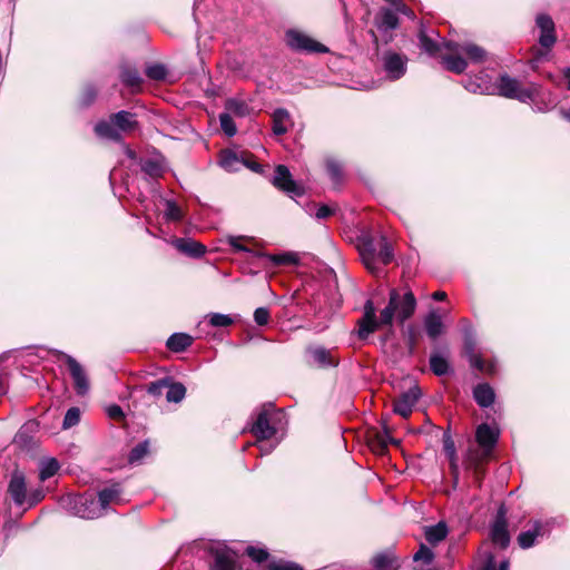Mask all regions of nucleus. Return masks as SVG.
Wrapping results in <instances>:
<instances>
[{
    "label": "nucleus",
    "instance_id": "6",
    "mask_svg": "<svg viewBox=\"0 0 570 570\" xmlns=\"http://www.w3.org/2000/svg\"><path fill=\"white\" fill-rule=\"evenodd\" d=\"M494 88L495 94L509 99H517L521 102L533 100L535 92L534 88H522L515 78H511L505 73L500 76L499 81Z\"/></svg>",
    "mask_w": 570,
    "mask_h": 570
},
{
    "label": "nucleus",
    "instance_id": "16",
    "mask_svg": "<svg viewBox=\"0 0 570 570\" xmlns=\"http://www.w3.org/2000/svg\"><path fill=\"white\" fill-rule=\"evenodd\" d=\"M505 509L501 507L498 511L494 523L491 528V540L495 546L505 549L510 543V534L508 531V523L505 519Z\"/></svg>",
    "mask_w": 570,
    "mask_h": 570
},
{
    "label": "nucleus",
    "instance_id": "5",
    "mask_svg": "<svg viewBox=\"0 0 570 570\" xmlns=\"http://www.w3.org/2000/svg\"><path fill=\"white\" fill-rule=\"evenodd\" d=\"M61 504L71 514L82 519H96L102 515L96 499L92 495H67Z\"/></svg>",
    "mask_w": 570,
    "mask_h": 570
},
{
    "label": "nucleus",
    "instance_id": "20",
    "mask_svg": "<svg viewBox=\"0 0 570 570\" xmlns=\"http://www.w3.org/2000/svg\"><path fill=\"white\" fill-rule=\"evenodd\" d=\"M464 87L468 91L472 94L480 95H493L495 94L494 85L491 82V79L488 75H479L475 77H470L465 80Z\"/></svg>",
    "mask_w": 570,
    "mask_h": 570
},
{
    "label": "nucleus",
    "instance_id": "46",
    "mask_svg": "<svg viewBox=\"0 0 570 570\" xmlns=\"http://www.w3.org/2000/svg\"><path fill=\"white\" fill-rule=\"evenodd\" d=\"M209 324L214 327H226L233 324V320L229 315L220 313H212L208 315Z\"/></svg>",
    "mask_w": 570,
    "mask_h": 570
},
{
    "label": "nucleus",
    "instance_id": "7",
    "mask_svg": "<svg viewBox=\"0 0 570 570\" xmlns=\"http://www.w3.org/2000/svg\"><path fill=\"white\" fill-rule=\"evenodd\" d=\"M285 38L287 46L295 51L308 53H324L328 51L327 47L297 30L291 29L286 31Z\"/></svg>",
    "mask_w": 570,
    "mask_h": 570
},
{
    "label": "nucleus",
    "instance_id": "51",
    "mask_svg": "<svg viewBox=\"0 0 570 570\" xmlns=\"http://www.w3.org/2000/svg\"><path fill=\"white\" fill-rule=\"evenodd\" d=\"M246 553L255 562L262 563L268 559V552L265 549H259L255 547H247Z\"/></svg>",
    "mask_w": 570,
    "mask_h": 570
},
{
    "label": "nucleus",
    "instance_id": "36",
    "mask_svg": "<svg viewBox=\"0 0 570 570\" xmlns=\"http://www.w3.org/2000/svg\"><path fill=\"white\" fill-rule=\"evenodd\" d=\"M376 570H395L394 558L389 553H379L372 559Z\"/></svg>",
    "mask_w": 570,
    "mask_h": 570
},
{
    "label": "nucleus",
    "instance_id": "12",
    "mask_svg": "<svg viewBox=\"0 0 570 570\" xmlns=\"http://www.w3.org/2000/svg\"><path fill=\"white\" fill-rule=\"evenodd\" d=\"M59 356L68 365L77 394L85 395L89 391V380L81 364L72 356L59 352Z\"/></svg>",
    "mask_w": 570,
    "mask_h": 570
},
{
    "label": "nucleus",
    "instance_id": "53",
    "mask_svg": "<svg viewBox=\"0 0 570 570\" xmlns=\"http://www.w3.org/2000/svg\"><path fill=\"white\" fill-rule=\"evenodd\" d=\"M444 451L451 459V465L455 473L454 481L456 482L458 481V476H456L458 468H456V463H455V448H454L453 441L450 438L444 439Z\"/></svg>",
    "mask_w": 570,
    "mask_h": 570
},
{
    "label": "nucleus",
    "instance_id": "27",
    "mask_svg": "<svg viewBox=\"0 0 570 570\" xmlns=\"http://www.w3.org/2000/svg\"><path fill=\"white\" fill-rule=\"evenodd\" d=\"M426 334L431 338H436L442 334L443 322L436 312H430L424 318Z\"/></svg>",
    "mask_w": 570,
    "mask_h": 570
},
{
    "label": "nucleus",
    "instance_id": "30",
    "mask_svg": "<svg viewBox=\"0 0 570 570\" xmlns=\"http://www.w3.org/2000/svg\"><path fill=\"white\" fill-rule=\"evenodd\" d=\"M193 343V337L185 333H175L167 340V347L173 352H183Z\"/></svg>",
    "mask_w": 570,
    "mask_h": 570
},
{
    "label": "nucleus",
    "instance_id": "58",
    "mask_svg": "<svg viewBox=\"0 0 570 570\" xmlns=\"http://www.w3.org/2000/svg\"><path fill=\"white\" fill-rule=\"evenodd\" d=\"M107 414L114 420H120L124 417V412L119 405H110L107 409Z\"/></svg>",
    "mask_w": 570,
    "mask_h": 570
},
{
    "label": "nucleus",
    "instance_id": "19",
    "mask_svg": "<svg viewBox=\"0 0 570 570\" xmlns=\"http://www.w3.org/2000/svg\"><path fill=\"white\" fill-rule=\"evenodd\" d=\"M178 252L198 258L206 253V246L191 238H173L169 242Z\"/></svg>",
    "mask_w": 570,
    "mask_h": 570
},
{
    "label": "nucleus",
    "instance_id": "33",
    "mask_svg": "<svg viewBox=\"0 0 570 570\" xmlns=\"http://www.w3.org/2000/svg\"><path fill=\"white\" fill-rule=\"evenodd\" d=\"M186 395V387L181 383H174L169 380V385L167 386L166 400L173 403H179L184 400Z\"/></svg>",
    "mask_w": 570,
    "mask_h": 570
},
{
    "label": "nucleus",
    "instance_id": "10",
    "mask_svg": "<svg viewBox=\"0 0 570 570\" xmlns=\"http://www.w3.org/2000/svg\"><path fill=\"white\" fill-rule=\"evenodd\" d=\"M274 405L272 403L264 404L259 410L256 421L252 426V433L257 440H268L276 433V429L272 425V413Z\"/></svg>",
    "mask_w": 570,
    "mask_h": 570
},
{
    "label": "nucleus",
    "instance_id": "38",
    "mask_svg": "<svg viewBox=\"0 0 570 570\" xmlns=\"http://www.w3.org/2000/svg\"><path fill=\"white\" fill-rule=\"evenodd\" d=\"M149 452V442L144 441L138 443L129 453L128 462L130 464H139L141 460L148 454Z\"/></svg>",
    "mask_w": 570,
    "mask_h": 570
},
{
    "label": "nucleus",
    "instance_id": "9",
    "mask_svg": "<svg viewBox=\"0 0 570 570\" xmlns=\"http://www.w3.org/2000/svg\"><path fill=\"white\" fill-rule=\"evenodd\" d=\"M381 61L383 70L390 80H399L406 73L409 59L403 53L387 50L383 52Z\"/></svg>",
    "mask_w": 570,
    "mask_h": 570
},
{
    "label": "nucleus",
    "instance_id": "35",
    "mask_svg": "<svg viewBox=\"0 0 570 570\" xmlns=\"http://www.w3.org/2000/svg\"><path fill=\"white\" fill-rule=\"evenodd\" d=\"M430 367L438 376L445 375L450 368L448 360L440 354H432L430 356Z\"/></svg>",
    "mask_w": 570,
    "mask_h": 570
},
{
    "label": "nucleus",
    "instance_id": "24",
    "mask_svg": "<svg viewBox=\"0 0 570 570\" xmlns=\"http://www.w3.org/2000/svg\"><path fill=\"white\" fill-rule=\"evenodd\" d=\"M473 397L479 406L489 407L493 404L495 394L488 383H482L474 387Z\"/></svg>",
    "mask_w": 570,
    "mask_h": 570
},
{
    "label": "nucleus",
    "instance_id": "55",
    "mask_svg": "<svg viewBox=\"0 0 570 570\" xmlns=\"http://www.w3.org/2000/svg\"><path fill=\"white\" fill-rule=\"evenodd\" d=\"M271 318L269 311L266 307H258L254 312V321L257 325L264 326L268 324Z\"/></svg>",
    "mask_w": 570,
    "mask_h": 570
},
{
    "label": "nucleus",
    "instance_id": "61",
    "mask_svg": "<svg viewBox=\"0 0 570 570\" xmlns=\"http://www.w3.org/2000/svg\"><path fill=\"white\" fill-rule=\"evenodd\" d=\"M43 498L42 491H37L30 497V505L36 504Z\"/></svg>",
    "mask_w": 570,
    "mask_h": 570
},
{
    "label": "nucleus",
    "instance_id": "25",
    "mask_svg": "<svg viewBox=\"0 0 570 570\" xmlns=\"http://www.w3.org/2000/svg\"><path fill=\"white\" fill-rule=\"evenodd\" d=\"M111 121L118 128L119 132L120 131H125V132L131 131V130L136 129V127L138 125L137 120L135 118V115L129 111H126V110H121V111L114 114L111 116Z\"/></svg>",
    "mask_w": 570,
    "mask_h": 570
},
{
    "label": "nucleus",
    "instance_id": "52",
    "mask_svg": "<svg viewBox=\"0 0 570 570\" xmlns=\"http://www.w3.org/2000/svg\"><path fill=\"white\" fill-rule=\"evenodd\" d=\"M414 561L422 560L426 564L431 563L434 559L433 551L425 544H421L419 551L413 557Z\"/></svg>",
    "mask_w": 570,
    "mask_h": 570
},
{
    "label": "nucleus",
    "instance_id": "8",
    "mask_svg": "<svg viewBox=\"0 0 570 570\" xmlns=\"http://www.w3.org/2000/svg\"><path fill=\"white\" fill-rule=\"evenodd\" d=\"M475 348L476 341L474 337V333L472 328L469 327L464 331V352L469 358L471 366L481 372L494 374L497 371L494 362H485L479 354H476Z\"/></svg>",
    "mask_w": 570,
    "mask_h": 570
},
{
    "label": "nucleus",
    "instance_id": "14",
    "mask_svg": "<svg viewBox=\"0 0 570 570\" xmlns=\"http://www.w3.org/2000/svg\"><path fill=\"white\" fill-rule=\"evenodd\" d=\"M537 27L540 29L539 43L549 51L556 43V27L552 18L546 13H540L535 18Z\"/></svg>",
    "mask_w": 570,
    "mask_h": 570
},
{
    "label": "nucleus",
    "instance_id": "42",
    "mask_svg": "<svg viewBox=\"0 0 570 570\" xmlns=\"http://www.w3.org/2000/svg\"><path fill=\"white\" fill-rule=\"evenodd\" d=\"M219 122H220V127H222V130L228 136V137H233L236 135L237 132V128H236V125L233 120V116H230V114H227V112H223L219 115Z\"/></svg>",
    "mask_w": 570,
    "mask_h": 570
},
{
    "label": "nucleus",
    "instance_id": "57",
    "mask_svg": "<svg viewBox=\"0 0 570 570\" xmlns=\"http://www.w3.org/2000/svg\"><path fill=\"white\" fill-rule=\"evenodd\" d=\"M97 96V91L92 87H87L83 91L82 104L90 105Z\"/></svg>",
    "mask_w": 570,
    "mask_h": 570
},
{
    "label": "nucleus",
    "instance_id": "48",
    "mask_svg": "<svg viewBox=\"0 0 570 570\" xmlns=\"http://www.w3.org/2000/svg\"><path fill=\"white\" fill-rule=\"evenodd\" d=\"M146 75L148 78L153 80H163L165 79L167 71L166 68L160 63H155L146 69Z\"/></svg>",
    "mask_w": 570,
    "mask_h": 570
},
{
    "label": "nucleus",
    "instance_id": "54",
    "mask_svg": "<svg viewBox=\"0 0 570 570\" xmlns=\"http://www.w3.org/2000/svg\"><path fill=\"white\" fill-rule=\"evenodd\" d=\"M267 570H303V568L296 563L281 560L269 562L267 564Z\"/></svg>",
    "mask_w": 570,
    "mask_h": 570
},
{
    "label": "nucleus",
    "instance_id": "60",
    "mask_svg": "<svg viewBox=\"0 0 570 570\" xmlns=\"http://www.w3.org/2000/svg\"><path fill=\"white\" fill-rule=\"evenodd\" d=\"M228 244L236 250H239V252H250L246 246L242 245L239 243V237H229L228 238Z\"/></svg>",
    "mask_w": 570,
    "mask_h": 570
},
{
    "label": "nucleus",
    "instance_id": "56",
    "mask_svg": "<svg viewBox=\"0 0 570 570\" xmlns=\"http://www.w3.org/2000/svg\"><path fill=\"white\" fill-rule=\"evenodd\" d=\"M333 213L334 210L331 207H328L327 205H322L317 208L315 213V218L318 220L325 219L330 217Z\"/></svg>",
    "mask_w": 570,
    "mask_h": 570
},
{
    "label": "nucleus",
    "instance_id": "62",
    "mask_svg": "<svg viewBox=\"0 0 570 570\" xmlns=\"http://www.w3.org/2000/svg\"><path fill=\"white\" fill-rule=\"evenodd\" d=\"M547 52L538 51L535 57L531 59L532 67H537V65L546 57Z\"/></svg>",
    "mask_w": 570,
    "mask_h": 570
},
{
    "label": "nucleus",
    "instance_id": "45",
    "mask_svg": "<svg viewBox=\"0 0 570 570\" xmlns=\"http://www.w3.org/2000/svg\"><path fill=\"white\" fill-rule=\"evenodd\" d=\"M80 421V410L78 407H70L65 417H63V422H62V428L65 430L67 429H70L75 425H77Z\"/></svg>",
    "mask_w": 570,
    "mask_h": 570
},
{
    "label": "nucleus",
    "instance_id": "17",
    "mask_svg": "<svg viewBox=\"0 0 570 570\" xmlns=\"http://www.w3.org/2000/svg\"><path fill=\"white\" fill-rule=\"evenodd\" d=\"M550 531L549 522H541L534 520L531 522V528L527 531H522L518 535V543L522 549H529L534 546L535 540L540 537L546 535Z\"/></svg>",
    "mask_w": 570,
    "mask_h": 570
},
{
    "label": "nucleus",
    "instance_id": "2",
    "mask_svg": "<svg viewBox=\"0 0 570 570\" xmlns=\"http://www.w3.org/2000/svg\"><path fill=\"white\" fill-rule=\"evenodd\" d=\"M444 45L449 53L442 56V62L449 71L454 73H462L468 67L462 55H465L474 63L483 62L487 59V51L478 45L470 42L461 45L455 41L444 42Z\"/></svg>",
    "mask_w": 570,
    "mask_h": 570
},
{
    "label": "nucleus",
    "instance_id": "29",
    "mask_svg": "<svg viewBox=\"0 0 570 570\" xmlns=\"http://www.w3.org/2000/svg\"><path fill=\"white\" fill-rule=\"evenodd\" d=\"M289 112L284 108H278L273 112V132L282 136L287 132L289 122Z\"/></svg>",
    "mask_w": 570,
    "mask_h": 570
},
{
    "label": "nucleus",
    "instance_id": "3",
    "mask_svg": "<svg viewBox=\"0 0 570 570\" xmlns=\"http://www.w3.org/2000/svg\"><path fill=\"white\" fill-rule=\"evenodd\" d=\"M361 256L367 268H373L375 261L387 265L393 259V252L391 244L385 236H380L379 239L365 237L361 246Z\"/></svg>",
    "mask_w": 570,
    "mask_h": 570
},
{
    "label": "nucleus",
    "instance_id": "59",
    "mask_svg": "<svg viewBox=\"0 0 570 570\" xmlns=\"http://www.w3.org/2000/svg\"><path fill=\"white\" fill-rule=\"evenodd\" d=\"M394 8H395V11L403 13L412 19L414 18V12L406 4H404L401 0L399 1V3H396L394 6Z\"/></svg>",
    "mask_w": 570,
    "mask_h": 570
},
{
    "label": "nucleus",
    "instance_id": "15",
    "mask_svg": "<svg viewBox=\"0 0 570 570\" xmlns=\"http://www.w3.org/2000/svg\"><path fill=\"white\" fill-rule=\"evenodd\" d=\"M421 396L419 386H413L406 392L402 393L393 402V411L402 417H409Z\"/></svg>",
    "mask_w": 570,
    "mask_h": 570
},
{
    "label": "nucleus",
    "instance_id": "18",
    "mask_svg": "<svg viewBox=\"0 0 570 570\" xmlns=\"http://www.w3.org/2000/svg\"><path fill=\"white\" fill-rule=\"evenodd\" d=\"M435 37H439V33L434 30H431V32H428L424 28H421L420 30V33H419V41H420V47L422 50H424L428 55L432 56V57H436L441 53V50L442 48H445V45L444 42H446L445 40H443L442 42H439L435 38Z\"/></svg>",
    "mask_w": 570,
    "mask_h": 570
},
{
    "label": "nucleus",
    "instance_id": "1",
    "mask_svg": "<svg viewBox=\"0 0 570 570\" xmlns=\"http://www.w3.org/2000/svg\"><path fill=\"white\" fill-rule=\"evenodd\" d=\"M416 299L411 291L403 295L395 288L390 291L389 303L376 317V308L373 301L367 299L364 304L363 317L358 321V337L365 340L383 326H391L394 317L402 324L414 314Z\"/></svg>",
    "mask_w": 570,
    "mask_h": 570
},
{
    "label": "nucleus",
    "instance_id": "11",
    "mask_svg": "<svg viewBox=\"0 0 570 570\" xmlns=\"http://www.w3.org/2000/svg\"><path fill=\"white\" fill-rule=\"evenodd\" d=\"M273 185L291 197H299L304 194V188L293 179L289 169L285 165L276 166Z\"/></svg>",
    "mask_w": 570,
    "mask_h": 570
},
{
    "label": "nucleus",
    "instance_id": "22",
    "mask_svg": "<svg viewBox=\"0 0 570 570\" xmlns=\"http://www.w3.org/2000/svg\"><path fill=\"white\" fill-rule=\"evenodd\" d=\"M26 481L20 472H14L9 483V493L16 504L21 505L26 501Z\"/></svg>",
    "mask_w": 570,
    "mask_h": 570
},
{
    "label": "nucleus",
    "instance_id": "13",
    "mask_svg": "<svg viewBox=\"0 0 570 570\" xmlns=\"http://www.w3.org/2000/svg\"><path fill=\"white\" fill-rule=\"evenodd\" d=\"M308 362L311 365L326 368L335 367L338 365V358L333 350H327L324 346H309L306 350Z\"/></svg>",
    "mask_w": 570,
    "mask_h": 570
},
{
    "label": "nucleus",
    "instance_id": "26",
    "mask_svg": "<svg viewBox=\"0 0 570 570\" xmlns=\"http://www.w3.org/2000/svg\"><path fill=\"white\" fill-rule=\"evenodd\" d=\"M448 533L449 529L444 521H440L435 525L426 527L424 530L426 541L433 546L443 541L446 538Z\"/></svg>",
    "mask_w": 570,
    "mask_h": 570
},
{
    "label": "nucleus",
    "instance_id": "28",
    "mask_svg": "<svg viewBox=\"0 0 570 570\" xmlns=\"http://www.w3.org/2000/svg\"><path fill=\"white\" fill-rule=\"evenodd\" d=\"M95 132L97 134V136L105 138V139H109V140H114V141L121 140V135H120L118 128L115 126V124L111 120L98 122L95 126Z\"/></svg>",
    "mask_w": 570,
    "mask_h": 570
},
{
    "label": "nucleus",
    "instance_id": "47",
    "mask_svg": "<svg viewBox=\"0 0 570 570\" xmlns=\"http://www.w3.org/2000/svg\"><path fill=\"white\" fill-rule=\"evenodd\" d=\"M376 440L382 450H386L390 443H397V441L391 436V431L385 424L383 425L382 431L376 433Z\"/></svg>",
    "mask_w": 570,
    "mask_h": 570
},
{
    "label": "nucleus",
    "instance_id": "63",
    "mask_svg": "<svg viewBox=\"0 0 570 570\" xmlns=\"http://www.w3.org/2000/svg\"><path fill=\"white\" fill-rule=\"evenodd\" d=\"M494 569H495L494 557L492 554H490L488 557V562L483 570H494Z\"/></svg>",
    "mask_w": 570,
    "mask_h": 570
},
{
    "label": "nucleus",
    "instance_id": "49",
    "mask_svg": "<svg viewBox=\"0 0 570 570\" xmlns=\"http://www.w3.org/2000/svg\"><path fill=\"white\" fill-rule=\"evenodd\" d=\"M168 385H169V379H161V380L151 382L147 386V392L150 395H153L155 397H158V396H160L163 394V390L167 389Z\"/></svg>",
    "mask_w": 570,
    "mask_h": 570
},
{
    "label": "nucleus",
    "instance_id": "43",
    "mask_svg": "<svg viewBox=\"0 0 570 570\" xmlns=\"http://www.w3.org/2000/svg\"><path fill=\"white\" fill-rule=\"evenodd\" d=\"M219 164L227 171H235L238 169L239 160L235 154L225 151L220 157Z\"/></svg>",
    "mask_w": 570,
    "mask_h": 570
},
{
    "label": "nucleus",
    "instance_id": "32",
    "mask_svg": "<svg viewBox=\"0 0 570 570\" xmlns=\"http://www.w3.org/2000/svg\"><path fill=\"white\" fill-rule=\"evenodd\" d=\"M225 109L227 114L236 117H246L249 114V106L240 99L230 98L225 102Z\"/></svg>",
    "mask_w": 570,
    "mask_h": 570
},
{
    "label": "nucleus",
    "instance_id": "23",
    "mask_svg": "<svg viewBox=\"0 0 570 570\" xmlns=\"http://www.w3.org/2000/svg\"><path fill=\"white\" fill-rule=\"evenodd\" d=\"M120 493L121 490L118 484H112L98 492V500L96 501L101 513H104L110 503H117L120 500Z\"/></svg>",
    "mask_w": 570,
    "mask_h": 570
},
{
    "label": "nucleus",
    "instance_id": "37",
    "mask_svg": "<svg viewBox=\"0 0 570 570\" xmlns=\"http://www.w3.org/2000/svg\"><path fill=\"white\" fill-rule=\"evenodd\" d=\"M120 78L121 81L130 88H138L142 82L139 72L136 69L131 68L124 69L120 73Z\"/></svg>",
    "mask_w": 570,
    "mask_h": 570
},
{
    "label": "nucleus",
    "instance_id": "44",
    "mask_svg": "<svg viewBox=\"0 0 570 570\" xmlns=\"http://www.w3.org/2000/svg\"><path fill=\"white\" fill-rule=\"evenodd\" d=\"M259 256H265V254H258ZM266 257L273 262L275 265H285V264H296L297 257L295 254L285 253L281 255H266Z\"/></svg>",
    "mask_w": 570,
    "mask_h": 570
},
{
    "label": "nucleus",
    "instance_id": "39",
    "mask_svg": "<svg viewBox=\"0 0 570 570\" xmlns=\"http://www.w3.org/2000/svg\"><path fill=\"white\" fill-rule=\"evenodd\" d=\"M141 170L151 178H159L164 174L163 165L154 159H147L142 161Z\"/></svg>",
    "mask_w": 570,
    "mask_h": 570
},
{
    "label": "nucleus",
    "instance_id": "64",
    "mask_svg": "<svg viewBox=\"0 0 570 570\" xmlns=\"http://www.w3.org/2000/svg\"><path fill=\"white\" fill-rule=\"evenodd\" d=\"M432 298L435 299V301H444L446 298V293L445 292H435L433 293L432 295Z\"/></svg>",
    "mask_w": 570,
    "mask_h": 570
},
{
    "label": "nucleus",
    "instance_id": "31",
    "mask_svg": "<svg viewBox=\"0 0 570 570\" xmlns=\"http://www.w3.org/2000/svg\"><path fill=\"white\" fill-rule=\"evenodd\" d=\"M399 26V18L391 9H382L379 17L377 27L380 30L390 31L396 29Z\"/></svg>",
    "mask_w": 570,
    "mask_h": 570
},
{
    "label": "nucleus",
    "instance_id": "21",
    "mask_svg": "<svg viewBox=\"0 0 570 570\" xmlns=\"http://www.w3.org/2000/svg\"><path fill=\"white\" fill-rule=\"evenodd\" d=\"M215 570H236L237 554L232 549L224 547L214 552Z\"/></svg>",
    "mask_w": 570,
    "mask_h": 570
},
{
    "label": "nucleus",
    "instance_id": "41",
    "mask_svg": "<svg viewBox=\"0 0 570 570\" xmlns=\"http://www.w3.org/2000/svg\"><path fill=\"white\" fill-rule=\"evenodd\" d=\"M166 209L164 216L167 220L179 222L183 218V212L180 207L174 200L165 202Z\"/></svg>",
    "mask_w": 570,
    "mask_h": 570
},
{
    "label": "nucleus",
    "instance_id": "50",
    "mask_svg": "<svg viewBox=\"0 0 570 570\" xmlns=\"http://www.w3.org/2000/svg\"><path fill=\"white\" fill-rule=\"evenodd\" d=\"M327 174L334 184H338L342 180V168L338 163L328 160L326 164Z\"/></svg>",
    "mask_w": 570,
    "mask_h": 570
},
{
    "label": "nucleus",
    "instance_id": "40",
    "mask_svg": "<svg viewBox=\"0 0 570 570\" xmlns=\"http://www.w3.org/2000/svg\"><path fill=\"white\" fill-rule=\"evenodd\" d=\"M59 470V464L56 459H49L41 462L39 478L45 481L53 476Z\"/></svg>",
    "mask_w": 570,
    "mask_h": 570
},
{
    "label": "nucleus",
    "instance_id": "34",
    "mask_svg": "<svg viewBox=\"0 0 570 570\" xmlns=\"http://www.w3.org/2000/svg\"><path fill=\"white\" fill-rule=\"evenodd\" d=\"M37 428V423L35 422H28L24 425L21 426V429L18 431V433L14 436V443L18 444L21 448H27L29 443L31 442V438L29 436V433L33 432Z\"/></svg>",
    "mask_w": 570,
    "mask_h": 570
},
{
    "label": "nucleus",
    "instance_id": "4",
    "mask_svg": "<svg viewBox=\"0 0 570 570\" xmlns=\"http://www.w3.org/2000/svg\"><path fill=\"white\" fill-rule=\"evenodd\" d=\"M475 439L478 444L481 446L482 452L480 454H471L469 458L470 466L475 470V473L480 472V464L488 460L491 451L495 446L499 440V431L491 428L487 423H482L475 431Z\"/></svg>",
    "mask_w": 570,
    "mask_h": 570
}]
</instances>
